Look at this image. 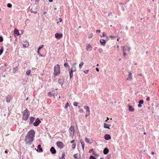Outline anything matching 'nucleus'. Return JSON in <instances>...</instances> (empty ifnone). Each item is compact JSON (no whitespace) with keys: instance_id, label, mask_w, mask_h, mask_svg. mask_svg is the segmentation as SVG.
<instances>
[{"instance_id":"nucleus-1","label":"nucleus","mask_w":159,"mask_h":159,"mask_svg":"<svg viewBox=\"0 0 159 159\" xmlns=\"http://www.w3.org/2000/svg\"><path fill=\"white\" fill-rule=\"evenodd\" d=\"M35 132L33 130H31L29 131L25 139V141L27 144H30L34 140Z\"/></svg>"},{"instance_id":"nucleus-2","label":"nucleus","mask_w":159,"mask_h":159,"mask_svg":"<svg viewBox=\"0 0 159 159\" xmlns=\"http://www.w3.org/2000/svg\"><path fill=\"white\" fill-rule=\"evenodd\" d=\"M60 72V66L59 64H57L54 68V75L55 76L58 75Z\"/></svg>"},{"instance_id":"nucleus-3","label":"nucleus","mask_w":159,"mask_h":159,"mask_svg":"<svg viewBox=\"0 0 159 159\" xmlns=\"http://www.w3.org/2000/svg\"><path fill=\"white\" fill-rule=\"evenodd\" d=\"M28 111L27 109H25L23 112V118L24 120H26L29 116V115L28 114Z\"/></svg>"},{"instance_id":"nucleus-4","label":"nucleus","mask_w":159,"mask_h":159,"mask_svg":"<svg viewBox=\"0 0 159 159\" xmlns=\"http://www.w3.org/2000/svg\"><path fill=\"white\" fill-rule=\"evenodd\" d=\"M75 132V129L74 127L71 126L69 128V132L70 133V137L73 138L74 136V133Z\"/></svg>"},{"instance_id":"nucleus-5","label":"nucleus","mask_w":159,"mask_h":159,"mask_svg":"<svg viewBox=\"0 0 159 159\" xmlns=\"http://www.w3.org/2000/svg\"><path fill=\"white\" fill-rule=\"evenodd\" d=\"M56 144L57 147L60 148L61 149L63 148V143L61 142H57L56 143Z\"/></svg>"},{"instance_id":"nucleus-6","label":"nucleus","mask_w":159,"mask_h":159,"mask_svg":"<svg viewBox=\"0 0 159 159\" xmlns=\"http://www.w3.org/2000/svg\"><path fill=\"white\" fill-rule=\"evenodd\" d=\"M128 76V77L126 79V80L128 81H131L132 80V71H131L129 72Z\"/></svg>"},{"instance_id":"nucleus-7","label":"nucleus","mask_w":159,"mask_h":159,"mask_svg":"<svg viewBox=\"0 0 159 159\" xmlns=\"http://www.w3.org/2000/svg\"><path fill=\"white\" fill-rule=\"evenodd\" d=\"M76 63H74L73 64L71 68L70 69V71H71L72 72H75L76 70Z\"/></svg>"},{"instance_id":"nucleus-8","label":"nucleus","mask_w":159,"mask_h":159,"mask_svg":"<svg viewBox=\"0 0 159 159\" xmlns=\"http://www.w3.org/2000/svg\"><path fill=\"white\" fill-rule=\"evenodd\" d=\"M40 122L41 121L38 118L36 120L35 122L33 123V125L35 126H37Z\"/></svg>"},{"instance_id":"nucleus-9","label":"nucleus","mask_w":159,"mask_h":159,"mask_svg":"<svg viewBox=\"0 0 159 159\" xmlns=\"http://www.w3.org/2000/svg\"><path fill=\"white\" fill-rule=\"evenodd\" d=\"M92 46L90 44H88L86 46V49L87 51H91L92 49Z\"/></svg>"},{"instance_id":"nucleus-10","label":"nucleus","mask_w":159,"mask_h":159,"mask_svg":"<svg viewBox=\"0 0 159 159\" xmlns=\"http://www.w3.org/2000/svg\"><path fill=\"white\" fill-rule=\"evenodd\" d=\"M62 36L63 35L62 34H60L58 33H56L55 35V37L58 39L61 38L62 37Z\"/></svg>"},{"instance_id":"nucleus-11","label":"nucleus","mask_w":159,"mask_h":159,"mask_svg":"<svg viewBox=\"0 0 159 159\" xmlns=\"http://www.w3.org/2000/svg\"><path fill=\"white\" fill-rule=\"evenodd\" d=\"M85 141L89 144H92L93 143V140L92 139L85 138Z\"/></svg>"},{"instance_id":"nucleus-12","label":"nucleus","mask_w":159,"mask_h":159,"mask_svg":"<svg viewBox=\"0 0 159 159\" xmlns=\"http://www.w3.org/2000/svg\"><path fill=\"white\" fill-rule=\"evenodd\" d=\"M100 42L101 45H102L103 46H105L106 45V40L102 39H101L100 40Z\"/></svg>"},{"instance_id":"nucleus-13","label":"nucleus","mask_w":159,"mask_h":159,"mask_svg":"<svg viewBox=\"0 0 159 159\" xmlns=\"http://www.w3.org/2000/svg\"><path fill=\"white\" fill-rule=\"evenodd\" d=\"M104 139L106 140H109L111 139V137L109 134H106L104 135Z\"/></svg>"},{"instance_id":"nucleus-14","label":"nucleus","mask_w":159,"mask_h":159,"mask_svg":"<svg viewBox=\"0 0 159 159\" xmlns=\"http://www.w3.org/2000/svg\"><path fill=\"white\" fill-rule=\"evenodd\" d=\"M14 33L15 36H18L19 35L20 33L18 30L16 29H15L14 30Z\"/></svg>"},{"instance_id":"nucleus-15","label":"nucleus","mask_w":159,"mask_h":159,"mask_svg":"<svg viewBox=\"0 0 159 159\" xmlns=\"http://www.w3.org/2000/svg\"><path fill=\"white\" fill-rule=\"evenodd\" d=\"M84 108L86 110V113H90V108L88 106H84Z\"/></svg>"},{"instance_id":"nucleus-16","label":"nucleus","mask_w":159,"mask_h":159,"mask_svg":"<svg viewBox=\"0 0 159 159\" xmlns=\"http://www.w3.org/2000/svg\"><path fill=\"white\" fill-rule=\"evenodd\" d=\"M43 47V45H42L41 46H40L38 48L37 51V53L38 55L41 57H43V55L40 54L39 50L42 49Z\"/></svg>"},{"instance_id":"nucleus-17","label":"nucleus","mask_w":159,"mask_h":159,"mask_svg":"<svg viewBox=\"0 0 159 159\" xmlns=\"http://www.w3.org/2000/svg\"><path fill=\"white\" fill-rule=\"evenodd\" d=\"M111 125L110 124H107L106 123H104L103 124V127L105 128H107L108 129H110V127L111 126Z\"/></svg>"},{"instance_id":"nucleus-18","label":"nucleus","mask_w":159,"mask_h":159,"mask_svg":"<svg viewBox=\"0 0 159 159\" xmlns=\"http://www.w3.org/2000/svg\"><path fill=\"white\" fill-rule=\"evenodd\" d=\"M38 149L37 150V151H39V152H43V150L42 148H41V146L39 145L38 146Z\"/></svg>"},{"instance_id":"nucleus-19","label":"nucleus","mask_w":159,"mask_h":159,"mask_svg":"<svg viewBox=\"0 0 159 159\" xmlns=\"http://www.w3.org/2000/svg\"><path fill=\"white\" fill-rule=\"evenodd\" d=\"M50 151L52 154L56 153V151L53 147H52L50 148Z\"/></svg>"},{"instance_id":"nucleus-20","label":"nucleus","mask_w":159,"mask_h":159,"mask_svg":"<svg viewBox=\"0 0 159 159\" xmlns=\"http://www.w3.org/2000/svg\"><path fill=\"white\" fill-rule=\"evenodd\" d=\"M103 153L104 154H107L109 152V150L107 148H105L104 149L103 151Z\"/></svg>"},{"instance_id":"nucleus-21","label":"nucleus","mask_w":159,"mask_h":159,"mask_svg":"<svg viewBox=\"0 0 159 159\" xmlns=\"http://www.w3.org/2000/svg\"><path fill=\"white\" fill-rule=\"evenodd\" d=\"M143 101L142 100H140L139 102V104L138 105V107H141V104H142L143 103Z\"/></svg>"},{"instance_id":"nucleus-22","label":"nucleus","mask_w":159,"mask_h":159,"mask_svg":"<svg viewBox=\"0 0 159 159\" xmlns=\"http://www.w3.org/2000/svg\"><path fill=\"white\" fill-rule=\"evenodd\" d=\"M128 109L130 111H133L134 110V109L132 108V107L130 105H128Z\"/></svg>"},{"instance_id":"nucleus-23","label":"nucleus","mask_w":159,"mask_h":159,"mask_svg":"<svg viewBox=\"0 0 159 159\" xmlns=\"http://www.w3.org/2000/svg\"><path fill=\"white\" fill-rule=\"evenodd\" d=\"M35 119L33 117H31L30 118V123H32L34 121Z\"/></svg>"},{"instance_id":"nucleus-24","label":"nucleus","mask_w":159,"mask_h":159,"mask_svg":"<svg viewBox=\"0 0 159 159\" xmlns=\"http://www.w3.org/2000/svg\"><path fill=\"white\" fill-rule=\"evenodd\" d=\"M84 64V62H81L80 63V64L79 65V68L80 69L82 68V66Z\"/></svg>"},{"instance_id":"nucleus-25","label":"nucleus","mask_w":159,"mask_h":159,"mask_svg":"<svg viewBox=\"0 0 159 159\" xmlns=\"http://www.w3.org/2000/svg\"><path fill=\"white\" fill-rule=\"evenodd\" d=\"M17 70L18 69H17V67H15L13 69V72L14 73H16Z\"/></svg>"},{"instance_id":"nucleus-26","label":"nucleus","mask_w":159,"mask_h":159,"mask_svg":"<svg viewBox=\"0 0 159 159\" xmlns=\"http://www.w3.org/2000/svg\"><path fill=\"white\" fill-rule=\"evenodd\" d=\"M30 72H31V70H27L26 72V75H28V76L30 75Z\"/></svg>"},{"instance_id":"nucleus-27","label":"nucleus","mask_w":159,"mask_h":159,"mask_svg":"<svg viewBox=\"0 0 159 159\" xmlns=\"http://www.w3.org/2000/svg\"><path fill=\"white\" fill-rule=\"evenodd\" d=\"M73 72H72V71L70 70L69 73H70V79L73 76Z\"/></svg>"},{"instance_id":"nucleus-28","label":"nucleus","mask_w":159,"mask_h":159,"mask_svg":"<svg viewBox=\"0 0 159 159\" xmlns=\"http://www.w3.org/2000/svg\"><path fill=\"white\" fill-rule=\"evenodd\" d=\"M80 142L82 146H84V143L83 140L82 139L80 140Z\"/></svg>"},{"instance_id":"nucleus-29","label":"nucleus","mask_w":159,"mask_h":159,"mask_svg":"<svg viewBox=\"0 0 159 159\" xmlns=\"http://www.w3.org/2000/svg\"><path fill=\"white\" fill-rule=\"evenodd\" d=\"M3 52V47H1V49L0 50V55H1Z\"/></svg>"},{"instance_id":"nucleus-30","label":"nucleus","mask_w":159,"mask_h":159,"mask_svg":"<svg viewBox=\"0 0 159 159\" xmlns=\"http://www.w3.org/2000/svg\"><path fill=\"white\" fill-rule=\"evenodd\" d=\"M68 106H70V105H69V103L67 102L65 105V109H66Z\"/></svg>"},{"instance_id":"nucleus-31","label":"nucleus","mask_w":159,"mask_h":159,"mask_svg":"<svg viewBox=\"0 0 159 159\" xmlns=\"http://www.w3.org/2000/svg\"><path fill=\"white\" fill-rule=\"evenodd\" d=\"M93 34L92 33H90L88 35V38L89 39H91L93 37Z\"/></svg>"},{"instance_id":"nucleus-32","label":"nucleus","mask_w":159,"mask_h":159,"mask_svg":"<svg viewBox=\"0 0 159 159\" xmlns=\"http://www.w3.org/2000/svg\"><path fill=\"white\" fill-rule=\"evenodd\" d=\"M73 156L74 158L79 159V157L77 156V154L74 155Z\"/></svg>"},{"instance_id":"nucleus-33","label":"nucleus","mask_w":159,"mask_h":159,"mask_svg":"<svg viewBox=\"0 0 159 159\" xmlns=\"http://www.w3.org/2000/svg\"><path fill=\"white\" fill-rule=\"evenodd\" d=\"M58 82L61 85H62L63 84V82L61 80H58Z\"/></svg>"},{"instance_id":"nucleus-34","label":"nucleus","mask_w":159,"mask_h":159,"mask_svg":"<svg viewBox=\"0 0 159 159\" xmlns=\"http://www.w3.org/2000/svg\"><path fill=\"white\" fill-rule=\"evenodd\" d=\"M72 149H75V146H76V144L75 143H73L72 144Z\"/></svg>"},{"instance_id":"nucleus-35","label":"nucleus","mask_w":159,"mask_h":159,"mask_svg":"<svg viewBox=\"0 0 159 159\" xmlns=\"http://www.w3.org/2000/svg\"><path fill=\"white\" fill-rule=\"evenodd\" d=\"M78 103L76 102H75L74 103L73 105L74 106L77 107L78 106Z\"/></svg>"},{"instance_id":"nucleus-36","label":"nucleus","mask_w":159,"mask_h":159,"mask_svg":"<svg viewBox=\"0 0 159 159\" xmlns=\"http://www.w3.org/2000/svg\"><path fill=\"white\" fill-rule=\"evenodd\" d=\"M12 5L10 3H9L7 5V7H12Z\"/></svg>"},{"instance_id":"nucleus-37","label":"nucleus","mask_w":159,"mask_h":159,"mask_svg":"<svg viewBox=\"0 0 159 159\" xmlns=\"http://www.w3.org/2000/svg\"><path fill=\"white\" fill-rule=\"evenodd\" d=\"M90 114V113H86V114L85 115V117L86 118H87L89 116Z\"/></svg>"},{"instance_id":"nucleus-38","label":"nucleus","mask_w":159,"mask_h":159,"mask_svg":"<svg viewBox=\"0 0 159 159\" xmlns=\"http://www.w3.org/2000/svg\"><path fill=\"white\" fill-rule=\"evenodd\" d=\"M89 70H86L84 71V72L86 74H87L89 72Z\"/></svg>"},{"instance_id":"nucleus-39","label":"nucleus","mask_w":159,"mask_h":159,"mask_svg":"<svg viewBox=\"0 0 159 159\" xmlns=\"http://www.w3.org/2000/svg\"><path fill=\"white\" fill-rule=\"evenodd\" d=\"M89 159H96L93 156H91L90 157Z\"/></svg>"},{"instance_id":"nucleus-40","label":"nucleus","mask_w":159,"mask_h":159,"mask_svg":"<svg viewBox=\"0 0 159 159\" xmlns=\"http://www.w3.org/2000/svg\"><path fill=\"white\" fill-rule=\"evenodd\" d=\"M48 95L49 96H52V93L51 92H49L48 93Z\"/></svg>"},{"instance_id":"nucleus-41","label":"nucleus","mask_w":159,"mask_h":159,"mask_svg":"<svg viewBox=\"0 0 159 159\" xmlns=\"http://www.w3.org/2000/svg\"><path fill=\"white\" fill-rule=\"evenodd\" d=\"M105 36H106V34L104 32L102 33V35L101 37H104Z\"/></svg>"},{"instance_id":"nucleus-42","label":"nucleus","mask_w":159,"mask_h":159,"mask_svg":"<svg viewBox=\"0 0 159 159\" xmlns=\"http://www.w3.org/2000/svg\"><path fill=\"white\" fill-rule=\"evenodd\" d=\"M3 40V38L2 37L0 36V42H2Z\"/></svg>"},{"instance_id":"nucleus-43","label":"nucleus","mask_w":159,"mask_h":159,"mask_svg":"<svg viewBox=\"0 0 159 159\" xmlns=\"http://www.w3.org/2000/svg\"><path fill=\"white\" fill-rule=\"evenodd\" d=\"M64 66H65L66 67L67 66H68V64L67 63H65L64 64Z\"/></svg>"},{"instance_id":"nucleus-44","label":"nucleus","mask_w":159,"mask_h":159,"mask_svg":"<svg viewBox=\"0 0 159 159\" xmlns=\"http://www.w3.org/2000/svg\"><path fill=\"white\" fill-rule=\"evenodd\" d=\"M93 149H91L89 151V153L92 152H93Z\"/></svg>"},{"instance_id":"nucleus-45","label":"nucleus","mask_w":159,"mask_h":159,"mask_svg":"<svg viewBox=\"0 0 159 159\" xmlns=\"http://www.w3.org/2000/svg\"><path fill=\"white\" fill-rule=\"evenodd\" d=\"M146 100L147 101H149L150 100V98L149 97H147L146 98Z\"/></svg>"},{"instance_id":"nucleus-46","label":"nucleus","mask_w":159,"mask_h":159,"mask_svg":"<svg viewBox=\"0 0 159 159\" xmlns=\"http://www.w3.org/2000/svg\"><path fill=\"white\" fill-rule=\"evenodd\" d=\"M123 55L124 56H125V55H126V54L125 52V51H124V52H123Z\"/></svg>"},{"instance_id":"nucleus-47","label":"nucleus","mask_w":159,"mask_h":159,"mask_svg":"<svg viewBox=\"0 0 159 159\" xmlns=\"http://www.w3.org/2000/svg\"><path fill=\"white\" fill-rule=\"evenodd\" d=\"M10 101L9 99H8L7 98V102H10Z\"/></svg>"},{"instance_id":"nucleus-48","label":"nucleus","mask_w":159,"mask_h":159,"mask_svg":"<svg viewBox=\"0 0 159 159\" xmlns=\"http://www.w3.org/2000/svg\"><path fill=\"white\" fill-rule=\"evenodd\" d=\"M64 156H65V154L64 153H63L62 154V158H64Z\"/></svg>"},{"instance_id":"nucleus-49","label":"nucleus","mask_w":159,"mask_h":159,"mask_svg":"<svg viewBox=\"0 0 159 159\" xmlns=\"http://www.w3.org/2000/svg\"><path fill=\"white\" fill-rule=\"evenodd\" d=\"M31 12H34V13H37V12L36 11H33L31 10Z\"/></svg>"},{"instance_id":"nucleus-50","label":"nucleus","mask_w":159,"mask_h":159,"mask_svg":"<svg viewBox=\"0 0 159 159\" xmlns=\"http://www.w3.org/2000/svg\"><path fill=\"white\" fill-rule=\"evenodd\" d=\"M75 142V140H72L70 141L71 143H73Z\"/></svg>"},{"instance_id":"nucleus-51","label":"nucleus","mask_w":159,"mask_h":159,"mask_svg":"<svg viewBox=\"0 0 159 159\" xmlns=\"http://www.w3.org/2000/svg\"><path fill=\"white\" fill-rule=\"evenodd\" d=\"M96 70L98 72H99V70L98 68H96Z\"/></svg>"},{"instance_id":"nucleus-52","label":"nucleus","mask_w":159,"mask_h":159,"mask_svg":"<svg viewBox=\"0 0 159 159\" xmlns=\"http://www.w3.org/2000/svg\"><path fill=\"white\" fill-rule=\"evenodd\" d=\"M101 32V31L100 30H97L96 32H99L100 33Z\"/></svg>"},{"instance_id":"nucleus-53","label":"nucleus","mask_w":159,"mask_h":159,"mask_svg":"<svg viewBox=\"0 0 159 159\" xmlns=\"http://www.w3.org/2000/svg\"><path fill=\"white\" fill-rule=\"evenodd\" d=\"M59 20H60V22H61L62 21V19L61 18H60L59 19Z\"/></svg>"},{"instance_id":"nucleus-54","label":"nucleus","mask_w":159,"mask_h":159,"mask_svg":"<svg viewBox=\"0 0 159 159\" xmlns=\"http://www.w3.org/2000/svg\"><path fill=\"white\" fill-rule=\"evenodd\" d=\"M109 37H110V38H114V37H115V36H112V35H110V36H109Z\"/></svg>"},{"instance_id":"nucleus-55","label":"nucleus","mask_w":159,"mask_h":159,"mask_svg":"<svg viewBox=\"0 0 159 159\" xmlns=\"http://www.w3.org/2000/svg\"><path fill=\"white\" fill-rule=\"evenodd\" d=\"M83 150H84V146H82Z\"/></svg>"},{"instance_id":"nucleus-56","label":"nucleus","mask_w":159,"mask_h":159,"mask_svg":"<svg viewBox=\"0 0 159 159\" xmlns=\"http://www.w3.org/2000/svg\"><path fill=\"white\" fill-rule=\"evenodd\" d=\"M56 94V93H55L54 94H52V96L54 97V98L55 97V95Z\"/></svg>"},{"instance_id":"nucleus-57","label":"nucleus","mask_w":159,"mask_h":159,"mask_svg":"<svg viewBox=\"0 0 159 159\" xmlns=\"http://www.w3.org/2000/svg\"><path fill=\"white\" fill-rule=\"evenodd\" d=\"M123 49L122 50V51H123V52H124V51H125V50H124V47H123Z\"/></svg>"},{"instance_id":"nucleus-58","label":"nucleus","mask_w":159,"mask_h":159,"mask_svg":"<svg viewBox=\"0 0 159 159\" xmlns=\"http://www.w3.org/2000/svg\"><path fill=\"white\" fill-rule=\"evenodd\" d=\"M53 1V0H49V1L50 2H52Z\"/></svg>"},{"instance_id":"nucleus-59","label":"nucleus","mask_w":159,"mask_h":159,"mask_svg":"<svg viewBox=\"0 0 159 159\" xmlns=\"http://www.w3.org/2000/svg\"><path fill=\"white\" fill-rule=\"evenodd\" d=\"M5 153H7L8 151H7V150H5Z\"/></svg>"},{"instance_id":"nucleus-60","label":"nucleus","mask_w":159,"mask_h":159,"mask_svg":"<svg viewBox=\"0 0 159 159\" xmlns=\"http://www.w3.org/2000/svg\"><path fill=\"white\" fill-rule=\"evenodd\" d=\"M119 38H119V37L118 38H117V41H119Z\"/></svg>"},{"instance_id":"nucleus-61","label":"nucleus","mask_w":159,"mask_h":159,"mask_svg":"<svg viewBox=\"0 0 159 159\" xmlns=\"http://www.w3.org/2000/svg\"><path fill=\"white\" fill-rule=\"evenodd\" d=\"M151 154H154V152H151Z\"/></svg>"},{"instance_id":"nucleus-62","label":"nucleus","mask_w":159,"mask_h":159,"mask_svg":"<svg viewBox=\"0 0 159 159\" xmlns=\"http://www.w3.org/2000/svg\"><path fill=\"white\" fill-rule=\"evenodd\" d=\"M47 12H44V14H45Z\"/></svg>"},{"instance_id":"nucleus-63","label":"nucleus","mask_w":159,"mask_h":159,"mask_svg":"<svg viewBox=\"0 0 159 159\" xmlns=\"http://www.w3.org/2000/svg\"><path fill=\"white\" fill-rule=\"evenodd\" d=\"M126 30H128V27H126Z\"/></svg>"},{"instance_id":"nucleus-64","label":"nucleus","mask_w":159,"mask_h":159,"mask_svg":"<svg viewBox=\"0 0 159 159\" xmlns=\"http://www.w3.org/2000/svg\"><path fill=\"white\" fill-rule=\"evenodd\" d=\"M109 118H108V117H107V120H109Z\"/></svg>"}]
</instances>
